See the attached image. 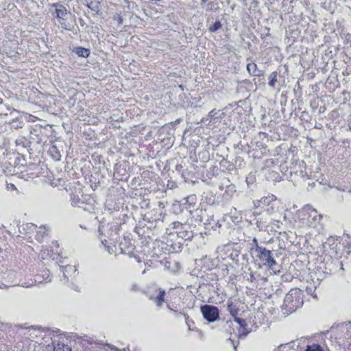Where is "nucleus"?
Returning a JSON list of instances; mask_svg holds the SVG:
<instances>
[{"label": "nucleus", "mask_w": 351, "mask_h": 351, "mask_svg": "<svg viewBox=\"0 0 351 351\" xmlns=\"http://www.w3.org/2000/svg\"><path fill=\"white\" fill-rule=\"evenodd\" d=\"M53 351H71V349L63 343H58L54 346Z\"/></svg>", "instance_id": "ddd939ff"}, {"label": "nucleus", "mask_w": 351, "mask_h": 351, "mask_svg": "<svg viewBox=\"0 0 351 351\" xmlns=\"http://www.w3.org/2000/svg\"><path fill=\"white\" fill-rule=\"evenodd\" d=\"M247 69L250 74L254 76H258L260 75V71L257 70V66L254 62L247 64Z\"/></svg>", "instance_id": "6e6552de"}, {"label": "nucleus", "mask_w": 351, "mask_h": 351, "mask_svg": "<svg viewBox=\"0 0 351 351\" xmlns=\"http://www.w3.org/2000/svg\"><path fill=\"white\" fill-rule=\"evenodd\" d=\"M253 243H254L256 245H258V243H257V240H256V239H255V238H254V239H253Z\"/></svg>", "instance_id": "412c9836"}, {"label": "nucleus", "mask_w": 351, "mask_h": 351, "mask_svg": "<svg viewBox=\"0 0 351 351\" xmlns=\"http://www.w3.org/2000/svg\"><path fill=\"white\" fill-rule=\"evenodd\" d=\"M8 189H10L12 190H16V186L13 184H10V185H8Z\"/></svg>", "instance_id": "aec40b11"}, {"label": "nucleus", "mask_w": 351, "mask_h": 351, "mask_svg": "<svg viewBox=\"0 0 351 351\" xmlns=\"http://www.w3.org/2000/svg\"><path fill=\"white\" fill-rule=\"evenodd\" d=\"M60 154H58V156H56V159L57 160H60Z\"/></svg>", "instance_id": "4be33fe9"}, {"label": "nucleus", "mask_w": 351, "mask_h": 351, "mask_svg": "<svg viewBox=\"0 0 351 351\" xmlns=\"http://www.w3.org/2000/svg\"><path fill=\"white\" fill-rule=\"evenodd\" d=\"M228 311L232 317H236L238 314V308L232 302H228Z\"/></svg>", "instance_id": "1a4fd4ad"}, {"label": "nucleus", "mask_w": 351, "mask_h": 351, "mask_svg": "<svg viewBox=\"0 0 351 351\" xmlns=\"http://www.w3.org/2000/svg\"><path fill=\"white\" fill-rule=\"evenodd\" d=\"M204 317L210 322H213L219 317V311L216 306L204 305L201 307Z\"/></svg>", "instance_id": "20e7f679"}, {"label": "nucleus", "mask_w": 351, "mask_h": 351, "mask_svg": "<svg viewBox=\"0 0 351 351\" xmlns=\"http://www.w3.org/2000/svg\"><path fill=\"white\" fill-rule=\"evenodd\" d=\"M12 167L5 168L2 165H0V176L2 175L8 176L9 174H12Z\"/></svg>", "instance_id": "2eb2a0df"}, {"label": "nucleus", "mask_w": 351, "mask_h": 351, "mask_svg": "<svg viewBox=\"0 0 351 351\" xmlns=\"http://www.w3.org/2000/svg\"><path fill=\"white\" fill-rule=\"evenodd\" d=\"M77 269L75 266L72 265H66L62 268V272L65 277H67L68 275H71V274H75Z\"/></svg>", "instance_id": "9b49d317"}, {"label": "nucleus", "mask_w": 351, "mask_h": 351, "mask_svg": "<svg viewBox=\"0 0 351 351\" xmlns=\"http://www.w3.org/2000/svg\"><path fill=\"white\" fill-rule=\"evenodd\" d=\"M285 348L283 346H280L278 348H277L276 349H275L274 351H284Z\"/></svg>", "instance_id": "6ab92c4d"}, {"label": "nucleus", "mask_w": 351, "mask_h": 351, "mask_svg": "<svg viewBox=\"0 0 351 351\" xmlns=\"http://www.w3.org/2000/svg\"><path fill=\"white\" fill-rule=\"evenodd\" d=\"M75 52L80 57L87 58L90 54V51L88 49L82 47H77Z\"/></svg>", "instance_id": "9d476101"}, {"label": "nucleus", "mask_w": 351, "mask_h": 351, "mask_svg": "<svg viewBox=\"0 0 351 351\" xmlns=\"http://www.w3.org/2000/svg\"><path fill=\"white\" fill-rule=\"evenodd\" d=\"M222 25L220 21H216L213 25L209 27V31L215 32L221 27Z\"/></svg>", "instance_id": "dca6fc26"}, {"label": "nucleus", "mask_w": 351, "mask_h": 351, "mask_svg": "<svg viewBox=\"0 0 351 351\" xmlns=\"http://www.w3.org/2000/svg\"><path fill=\"white\" fill-rule=\"evenodd\" d=\"M165 294V291L164 290L160 289L158 295L155 298L150 297V299L154 300V302L156 303L157 306H160L164 302Z\"/></svg>", "instance_id": "0eeeda50"}, {"label": "nucleus", "mask_w": 351, "mask_h": 351, "mask_svg": "<svg viewBox=\"0 0 351 351\" xmlns=\"http://www.w3.org/2000/svg\"><path fill=\"white\" fill-rule=\"evenodd\" d=\"M118 21H119V23H121V19L120 17H119Z\"/></svg>", "instance_id": "5701e85b"}, {"label": "nucleus", "mask_w": 351, "mask_h": 351, "mask_svg": "<svg viewBox=\"0 0 351 351\" xmlns=\"http://www.w3.org/2000/svg\"><path fill=\"white\" fill-rule=\"evenodd\" d=\"M300 291L297 289L291 290L285 298L284 304L291 312L298 309L301 304Z\"/></svg>", "instance_id": "f257e3e1"}, {"label": "nucleus", "mask_w": 351, "mask_h": 351, "mask_svg": "<svg viewBox=\"0 0 351 351\" xmlns=\"http://www.w3.org/2000/svg\"><path fill=\"white\" fill-rule=\"evenodd\" d=\"M138 289H139V288H138V286L137 284H136V283L132 284V287H131L132 291H138Z\"/></svg>", "instance_id": "a211bd4d"}, {"label": "nucleus", "mask_w": 351, "mask_h": 351, "mask_svg": "<svg viewBox=\"0 0 351 351\" xmlns=\"http://www.w3.org/2000/svg\"><path fill=\"white\" fill-rule=\"evenodd\" d=\"M51 6L55 8V12L53 13V15L59 19V22L62 27L67 29L65 23L64 21H62L66 19V16L69 14L66 8L64 5L58 3H53Z\"/></svg>", "instance_id": "39448f33"}, {"label": "nucleus", "mask_w": 351, "mask_h": 351, "mask_svg": "<svg viewBox=\"0 0 351 351\" xmlns=\"http://www.w3.org/2000/svg\"><path fill=\"white\" fill-rule=\"evenodd\" d=\"M47 233V229H46V227L45 226H40L39 228V230L37 231V234H36V239L38 240H41L43 239L44 236Z\"/></svg>", "instance_id": "f8f14e48"}, {"label": "nucleus", "mask_w": 351, "mask_h": 351, "mask_svg": "<svg viewBox=\"0 0 351 351\" xmlns=\"http://www.w3.org/2000/svg\"><path fill=\"white\" fill-rule=\"evenodd\" d=\"M301 216V219L304 221L303 223L309 226L312 225L313 221L320 219V216L317 215V210L309 206L302 209Z\"/></svg>", "instance_id": "7ed1b4c3"}, {"label": "nucleus", "mask_w": 351, "mask_h": 351, "mask_svg": "<svg viewBox=\"0 0 351 351\" xmlns=\"http://www.w3.org/2000/svg\"><path fill=\"white\" fill-rule=\"evenodd\" d=\"M255 252L257 253L256 256L260 259L263 265H267L269 268L273 269L276 265V261L271 256V252L265 247H261L256 245Z\"/></svg>", "instance_id": "f03ea898"}, {"label": "nucleus", "mask_w": 351, "mask_h": 351, "mask_svg": "<svg viewBox=\"0 0 351 351\" xmlns=\"http://www.w3.org/2000/svg\"><path fill=\"white\" fill-rule=\"evenodd\" d=\"M234 321L239 324L240 328H241V330L239 331L240 335L246 336L250 332V330L247 328V324L245 320L237 317V316L234 317Z\"/></svg>", "instance_id": "423d86ee"}, {"label": "nucleus", "mask_w": 351, "mask_h": 351, "mask_svg": "<svg viewBox=\"0 0 351 351\" xmlns=\"http://www.w3.org/2000/svg\"><path fill=\"white\" fill-rule=\"evenodd\" d=\"M277 72H272L269 75V85L271 87L275 86L276 82H277Z\"/></svg>", "instance_id": "4468645a"}, {"label": "nucleus", "mask_w": 351, "mask_h": 351, "mask_svg": "<svg viewBox=\"0 0 351 351\" xmlns=\"http://www.w3.org/2000/svg\"><path fill=\"white\" fill-rule=\"evenodd\" d=\"M219 112H217L216 110H213L210 112L209 113V117L210 119H215L217 118V115L218 114Z\"/></svg>", "instance_id": "f3484780"}]
</instances>
